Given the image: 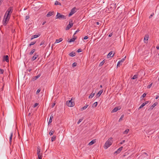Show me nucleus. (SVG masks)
<instances>
[{"label":"nucleus","instance_id":"13d9d810","mask_svg":"<svg viewBox=\"0 0 159 159\" xmlns=\"http://www.w3.org/2000/svg\"><path fill=\"white\" fill-rule=\"evenodd\" d=\"M148 101H146L145 102V103H146V104H147V103H148Z\"/></svg>","mask_w":159,"mask_h":159},{"label":"nucleus","instance_id":"a211bd4d","mask_svg":"<svg viewBox=\"0 0 159 159\" xmlns=\"http://www.w3.org/2000/svg\"><path fill=\"white\" fill-rule=\"evenodd\" d=\"M13 136V132H11L10 133V139H9V142L10 143H11V140L12 139V137Z\"/></svg>","mask_w":159,"mask_h":159},{"label":"nucleus","instance_id":"49530a36","mask_svg":"<svg viewBox=\"0 0 159 159\" xmlns=\"http://www.w3.org/2000/svg\"><path fill=\"white\" fill-rule=\"evenodd\" d=\"M29 18V16H26L25 17V20H27Z\"/></svg>","mask_w":159,"mask_h":159},{"label":"nucleus","instance_id":"4c0bfd02","mask_svg":"<svg viewBox=\"0 0 159 159\" xmlns=\"http://www.w3.org/2000/svg\"><path fill=\"white\" fill-rule=\"evenodd\" d=\"M54 133V131H52V130L50 131L49 133V134L50 135H52Z\"/></svg>","mask_w":159,"mask_h":159},{"label":"nucleus","instance_id":"cd10ccee","mask_svg":"<svg viewBox=\"0 0 159 159\" xmlns=\"http://www.w3.org/2000/svg\"><path fill=\"white\" fill-rule=\"evenodd\" d=\"M35 51V50L34 49H32L31 51L30 52L29 54L30 55H32Z\"/></svg>","mask_w":159,"mask_h":159},{"label":"nucleus","instance_id":"5fc2aeb1","mask_svg":"<svg viewBox=\"0 0 159 159\" xmlns=\"http://www.w3.org/2000/svg\"><path fill=\"white\" fill-rule=\"evenodd\" d=\"M29 72H30L31 71L32 69L31 68H29L28 70Z\"/></svg>","mask_w":159,"mask_h":159},{"label":"nucleus","instance_id":"20e7f679","mask_svg":"<svg viewBox=\"0 0 159 159\" xmlns=\"http://www.w3.org/2000/svg\"><path fill=\"white\" fill-rule=\"evenodd\" d=\"M56 18L58 19L59 20L61 19H66V17L65 16L61 15L60 13L57 12V15L56 16Z\"/></svg>","mask_w":159,"mask_h":159},{"label":"nucleus","instance_id":"f704fd0d","mask_svg":"<svg viewBox=\"0 0 159 159\" xmlns=\"http://www.w3.org/2000/svg\"><path fill=\"white\" fill-rule=\"evenodd\" d=\"M36 41H35V42H31L29 44V46H31V45H34L35 43H36Z\"/></svg>","mask_w":159,"mask_h":159},{"label":"nucleus","instance_id":"e433bc0d","mask_svg":"<svg viewBox=\"0 0 159 159\" xmlns=\"http://www.w3.org/2000/svg\"><path fill=\"white\" fill-rule=\"evenodd\" d=\"M83 118H82L81 119H80L79 120V121H78V122H77V124H79L82 121V120H83Z\"/></svg>","mask_w":159,"mask_h":159},{"label":"nucleus","instance_id":"c03bdc74","mask_svg":"<svg viewBox=\"0 0 159 159\" xmlns=\"http://www.w3.org/2000/svg\"><path fill=\"white\" fill-rule=\"evenodd\" d=\"M123 117H124L123 115H122V116H121V117L120 118V119L119 120V121H120L122 119V118H123Z\"/></svg>","mask_w":159,"mask_h":159},{"label":"nucleus","instance_id":"f3484780","mask_svg":"<svg viewBox=\"0 0 159 159\" xmlns=\"http://www.w3.org/2000/svg\"><path fill=\"white\" fill-rule=\"evenodd\" d=\"M103 92L102 90H100L97 94V97H99L100 95L102 94Z\"/></svg>","mask_w":159,"mask_h":159},{"label":"nucleus","instance_id":"338daca9","mask_svg":"<svg viewBox=\"0 0 159 159\" xmlns=\"http://www.w3.org/2000/svg\"><path fill=\"white\" fill-rule=\"evenodd\" d=\"M144 154H145L147 155V153H146L144 152Z\"/></svg>","mask_w":159,"mask_h":159},{"label":"nucleus","instance_id":"8fccbe9b","mask_svg":"<svg viewBox=\"0 0 159 159\" xmlns=\"http://www.w3.org/2000/svg\"><path fill=\"white\" fill-rule=\"evenodd\" d=\"M146 94L145 93H144L143 95H142V96L143 98L145 97L146 96Z\"/></svg>","mask_w":159,"mask_h":159},{"label":"nucleus","instance_id":"aec40b11","mask_svg":"<svg viewBox=\"0 0 159 159\" xmlns=\"http://www.w3.org/2000/svg\"><path fill=\"white\" fill-rule=\"evenodd\" d=\"M89 106V105L86 104L85 106L81 108V111H83L85 110Z\"/></svg>","mask_w":159,"mask_h":159},{"label":"nucleus","instance_id":"ddd939ff","mask_svg":"<svg viewBox=\"0 0 159 159\" xmlns=\"http://www.w3.org/2000/svg\"><path fill=\"white\" fill-rule=\"evenodd\" d=\"M38 55H37L36 53H34V55L32 57L31 60L32 61H34L38 57Z\"/></svg>","mask_w":159,"mask_h":159},{"label":"nucleus","instance_id":"72a5a7b5","mask_svg":"<svg viewBox=\"0 0 159 159\" xmlns=\"http://www.w3.org/2000/svg\"><path fill=\"white\" fill-rule=\"evenodd\" d=\"M97 105H98V102H95L93 104V105L92 106V107H93V106H94V107H97Z\"/></svg>","mask_w":159,"mask_h":159},{"label":"nucleus","instance_id":"a18cd8bd","mask_svg":"<svg viewBox=\"0 0 159 159\" xmlns=\"http://www.w3.org/2000/svg\"><path fill=\"white\" fill-rule=\"evenodd\" d=\"M82 52V50L81 49H79L77 50V52Z\"/></svg>","mask_w":159,"mask_h":159},{"label":"nucleus","instance_id":"c9c22d12","mask_svg":"<svg viewBox=\"0 0 159 159\" xmlns=\"http://www.w3.org/2000/svg\"><path fill=\"white\" fill-rule=\"evenodd\" d=\"M56 136H53L51 138V141H53L55 140L56 139Z\"/></svg>","mask_w":159,"mask_h":159},{"label":"nucleus","instance_id":"5701e85b","mask_svg":"<svg viewBox=\"0 0 159 159\" xmlns=\"http://www.w3.org/2000/svg\"><path fill=\"white\" fill-rule=\"evenodd\" d=\"M69 55L70 57H73L75 55V52H73L70 53L69 54Z\"/></svg>","mask_w":159,"mask_h":159},{"label":"nucleus","instance_id":"2f4dec72","mask_svg":"<svg viewBox=\"0 0 159 159\" xmlns=\"http://www.w3.org/2000/svg\"><path fill=\"white\" fill-rule=\"evenodd\" d=\"M55 5H61V4L59 2H58L57 1H56L55 2Z\"/></svg>","mask_w":159,"mask_h":159},{"label":"nucleus","instance_id":"603ef678","mask_svg":"<svg viewBox=\"0 0 159 159\" xmlns=\"http://www.w3.org/2000/svg\"><path fill=\"white\" fill-rule=\"evenodd\" d=\"M44 43V42L43 41H42L41 42V43L40 44V45H43Z\"/></svg>","mask_w":159,"mask_h":159},{"label":"nucleus","instance_id":"7ed1b4c3","mask_svg":"<svg viewBox=\"0 0 159 159\" xmlns=\"http://www.w3.org/2000/svg\"><path fill=\"white\" fill-rule=\"evenodd\" d=\"M72 98L70 100L67 101L66 102V105L69 107H72L75 105V102L72 101Z\"/></svg>","mask_w":159,"mask_h":159},{"label":"nucleus","instance_id":"f03ea898","mask_svg":"<svg viewBox=\"0 0 159 159\" xmlns=\"http://www.w3.org/2000/svg\"><path fill=\"white\" fill-rule=\"evenodd\" d=\"M112 138H110L106 142L104 147V148L105 149H107V148L109 147H110L112 143Z\"/></svg>","mask_w":159,"mask_h":159},{"label":"nucleus","instance_id":"e2e57ef3","mask_svg":"<svg viewBox=\"0 0 159 159\" xmlns=\"http://www.w3.org/2000/svg\"><path fill=\"white\" fill-rule=\"evenodd\" d=\"M46 23V22L45 21L43 22V23L42 24V25H44Z\"/></svg>","mask_w":159,"mask_h":159},{"label":"nucleus","instance_id":"bb28decb","mask_svg":"<svg viewBox=\"0 0 159 159\" xmlns=\"http://www.w3.org/2000/svg\"><path fill=\"white\" fill-rule=\"evenodd\" d=\"M40 76V74L37 75V76H35L34 77V80H36Z\"/></svg>","mask_w":159,"mask_h":159},{"label":"nucleus","instance_id":"6ab92c4d","mask_svg":"<svg viewBox=\"0 0 159 159\" xmlns=\"http://www.w3.org/2000/svg\"><path fill=\"white\" fill-rule=\"evenodd\" d=\"M62 40L63 39L61 38H60L59 39H56L55 43H58L62 41Z\"/></svg>","mask_w":159,"mask_h":159},{"label":"nucleus","instance_id":"a878e982","mask_svg":"<svg viewBox=\"0 0 159 159\" xmlns=\"http://www.w3.org/2000/svg\"><path fill=\"white\" fill-rule=\"evenodd\" d=\"M95 93H91L89 96V98H92L94 95Z\"/></svg>","mask_w":159,"mask_h":159},{"label":"nucleus","instance_id":"4d7b16f0","mask_svg":"<svg viewBox=\"0 0 159 159\" xmlns=\"http://www.w3.org/2000/svg\"><path fill=\"white\" fill-rule=\"evenodd\" d=\"M75 38L76 39V38H77V37L76 36H75V34H74L73 36V38Z\"/></svg>","mask_w":159,"mask_h":159},{"label":"nucleus","instance_id":"0eeeda50","mask_svg":"<svg viewBox=\"0 0 159 159\" xmlns=\"http://www.w3.org/2000/svg\"><path fill=\"white\" fill-rule=\"evenodd\" d=\"M76 11V7H74L71 10L70 12L69 13V16H70L73 14L75 13Z\"/></svg>","mask_w":159,"mask_h":159},{"label":"nucleus","instance_id":"774afa93","mask_svg":"<svg viewBox=\"0 0 159 159\" xmlns=\"http://www.w3.org/2000/svg\"><path fill=\"white\" fill-rule=\"evenodd\" d=\"M158 138H159V136H158Z\"/></svg>","mask_w":159,"mask_h":159},{"label":"nucleus","instance_id":"3c124183","mask_svg":"<svg viewBox=\"0 0 159 159\" xmlns=\"http://www.w3.org/2000/svg\"><path fill=\"white\" fill-rule=\"evenodd\" d=\"M88 36H85L84 37V39H88Z\"/></svg>","mask_w":159,"mask_h":159},{"label":"nucleus","instance_id":"69168bd1","mask_svg":"<svg viewBox=\"0 0 159 159\" xmlns=\"http://www.w3.org/2000/svg\"><path fill=\"white\" fill-rule=\"evenodd\" d=\"M100 87L101 88H102V85H100Z\"/></svg>","mask_w":159,"mask_h":159},{"label":"nucleus","instance_id":"423d86ee","mask_svg":"<svg viewBox=\"0 0 159 159\" xmlns=\"http://www.w3.org/2000/svg\"><path fill=\"white\" fill-rule=\"evenodd\" d=\"M40 148L39 147H38L37 149V153L39 159H42V157L40 153Z\"/></svg>","mask_w":159,"mask_h":159},{"label":"nucleus","instance_id":"6e6552de","mask_svg":"<svg viewBox=\"0 0 159 159\" xmlns=\"http://www.w3.org/2000/svg\"><path fill=\"white\" fill-rule=\"evenodd\" d=\"M126 58V56L124 58H122L121 60L119 61V62H118L117 65V67L118 66H120V65L121 64V63L123 62L125 60V59Z\"/></svg>","mask_w":159,"mask_h":159},{"label":"nucleus","instance_id":"ea45409f","mask_svg":"<svg viewBox=\"0 0 159 159\" xmlns=\"http://www.w3.org/2000/svg\"><path fill=\"white\" fill-rule=\"evenodd\" d=\"M4 70L0 69V74H2L4 72Z\"/></svg>","mask_w":159,"mask_h":159},{"label":"nucleus","instance_id":"412c9836","mask_svg":"<svg viewBox=\"0 0 159 159\" xmlns=\"http://www.w3.org/2000/svg\"><path fill=\"white\" fill-rule=\"evenodd\" d=\"M129 131V129H127L126 130H125L123 132V134H127Z\"/></svg>","mask_w":159,"mask_h":159},{"label":"nucleus","instance_id":"58836bf2","mask_svg":"<svg viewBox=\"0 0 159 159\" xmlns=\"http://www.w3.org/2000/svg\"><path fill=\"white\" fill-rule=\"evenodd\" d=\"M152 83L149 85H148L147 87V88L148 89H150L152 86Z\"/></svg>","mask_w":159,"mask_h":159},{"label":"nucleus","instance_id":"6e6d98bb","mask_svg":"<svg viewBox=\"0 0 159 159\" xmlns=\"http://www.w3.org/2000/svg\"><path fill=\"white\" fill-rule=\"evenodd\" d=\"M79 30H77L75 32V34H76V33L77 32H79Z\"/></svg>","mask_w":159,"mask_h":159},{"label":"nucleus","instance_id":"bf43d9fd","mask_svg":"<svg viewBox=\"0 0 159 159\" xmlns=\"http://www.w3.org/2000/svg\"><path fill=\"white\" fill-rule=\"evenodd\" d=\"M159 98V96H157L156 97V99H157Z\"/></svg>","mask_w":159,"mask_h":159},{"label":"nucleus","instance_id":"2eb2a0df","mask_svg":"<svg viewBox=\"0 0 159 159\" xmlns=\"http://www.w3.org/2000/svg\"><path fill=\"white\" fill-rule=\"evenodd\" d=\"M54 11H52V12L50 11L47 15L46 16L47 17H49L50 16L54 14Z\"/></svg>","mask_w":159,"mask_h":159},{"label":"nucleus","instance_id":"b1692460","mask_svg":"<svg viewBox=\"0 0 159 159\" xmlns=\"http://www.w3.org/2000/svg\"><path fill=\"white\" fill-rule=\"evenodd\" d=\"M157 104V102H155L151 107L152 109L154 108L156 106Z\"/></svg>","mask_w":159,"mask_h":159},{"label":"nucleus","instance_id":"79ce46f5","mask_svg":"<svg viewBox=\"0 0 159 159\" xmlns=\"http://www.w3.org/2000/svg\"><path fill=\"white\" fill-rule=\"evenodd\" d=\"M40 91H41L40 89H38L36 92V94H37L38 93H39L40 92Z\"/></svg>","mask_w":159,"mask_h":159},{"label":"nucleus","instance_id":"7c9ffc66","mask_svg":"<svg viewBox=\"0 0 159 159\" xmlns=\"http://www.w3.org/2000/svg\"><path fill=\"white\" fill-rule=\"evenodd\" d=\"M105 60H104L102 61L99 64V66H102L104 63L105 62Z\"/></svg>","mask_w":159,"mask_h":159},{"label":"nucleus","instance_id":"a19ab883","mask_svg":"<svg viewBox=\"0 0 159 159\" xmlns=\"http://www.w3.org/2000/svg\"><path fill=\"white\" fill-rule=\"evenodd\" d=\"M77 63L76 62H74L73 63L72 65V66L73 67H75L76 66H77Z\"/></svg>","mask_w":159,"mask_h":159},{"label":"nucleus","instance_id":"dca6fc26","mask_svg":"<svg viewBox=\"0 0 159 159\" xmlns=\"http://www.w3.org/2000/svg\"><path fill=\"white\" fill-rule=\"evenodd\" d=\"M96 142V140L93 139L89 143L88 145H91L95 143Z\"/></svg>","mask_w":159,"mask_h":159},{"label":"nucleus","instance_id":"c85d7f7f","mask_svg":"<svg viewBox=\"0 0 159 159\" xmlns=\"http://www.w3.org/2000/svg\"><path fill=\"white\" fill-rule=\"evenodd\" d=\"M76 39L75 38H73L70 40L69 41H68L69 43H71L72 42H74Z\"/></svg>","mask_w":159,"mask_h":159},{"label":"nucleus","instance_id":"1a4fd4ad","mask_svg":"<svg viewBox=\"0 0 159 159\" xmlns=\"http://www.w3.org/2000/svg\"><path fill=\"white\" fill-rule=\"evenodd\" d=\"M149 36L148 34H146L144 37V41L145 43H148V39Z\"/></svg>","mask_w":159,"mask_h":159},{"label":"nucleus","instance_id":"09e8293b","mask_svg":"<svg viewBox=\"0 0 159 159\" xmlns=\"http://www.w3.org/2000/svg\"><path fill=\"white\" fill-rule=\"evenodd\" d=\"M125 140H122L121 142H120V144H122L123 143H125Z\"/></svg>","mask_w":159,"mask_h":159},{"label":"nucleus","instance_id":"c756f323","mask_svg":"<svg viewBox=\"0 0 159 159\" xmlns=\"http://www.w3.org/2000/svg\"><path fill=\"white\" fill-rule=\"evenodd\" d=\"M145 105L146 103H142L141 104V105L140 106V107L138 108L139 110L140 109L143 107Z\"/></svg>","mask_w":159,"mask_h":159},{"label":"nucleus","instance_id":"864d4df0","mask_svg":"<svg viewBox=\"0 0 159 159\" xmlns=\"http://www.w3.org/2000/svg\"><path fill=\"white\" fill-rule=\"evenodd\" d=\"M112 35V33H110L109 34V35H108V36L109 37H111Z\"/></svg>","mask_w":159,"mask_h":159},{"label":"nucleus","instance_id":"473e14b6","mask_svg":"<svg viewBox=\"0 0 159 159\" xmlns=\"http://www.w3.org/2000/svg\"><path fill=\"white\" fill-rule=\"evenodd\" d=\"M138 76L137 75H134L133 76V77L132 78V79L133 80H135L137 78Z\"/></svg>","mask_w":159,"mask_h":159},{"label":"nucleus","instance_id":"680f3d73","mask_svg":"<svg viewBox=\"0 0 159 159\" xmlns=\"http://www.w3.org/2000/svg\"><path fill=\"white\" fill-rule=\"evenodd\" d=\"M153 13L152 14H151L150 16L149 17V18H151V17H152V16H153Z\"/></svg>","mask_w":159,"mask_h":159},{"label":"nucleus","instance_id":"37998d69","mask_svg":"<svg viewBox=\"0 0 159 159\" xmlns=\"http://www.w3.org/2000/svg\"><path fill=\"white\" fill-rule=\"evenodd\" d=\"M39 105V103H35L33 107H35Z\"/></svg>","mask_w":159,"mask_h":159},{"label":"nucleus","instance_id":"393cba45","mask_svg":"<svg viewBox=\"0 0 159 159\" xmlns=\"http://www.w3.org/2000/svg\"><path fill=\"white\" fill-rule=\"evenodd\" d=\"M39 35H33L31 36V40H32L34 38H37L38 37H39Z\"/></svg>","mask_w":159,"mask_h":159},{"label":"nucleus","instance_id":"4be33fe9","mask_svg":"<svg viewBox=\"0 0 159 159\" xmlns=\"http://www.w3.org/2000/svg\"><path fill=\"white\" fill-rule=\"evenodd\" d=\"M53 117V115L52 114L51 115L49 121L48 122V124L51 123L52 122V120Z\"/></svg>","mask_w":159,"mask_h":159},{"label":"nucleus","instance_id":"9d476101","mask_svg":"<svg viewBox=\"0 0 159 159\" xmlns=\"http://www.w3.org/2000/svg\"><path fill=\"white\" fill-rule=\"evenodd\" d=\"M3 61H6L7 62H9V57L7 55H6L3 57Z\"/></svg>","mask_w":159,"mask_h":159},{"label":"nucleus","instance_id":"9b49d317","mask_svg":"<svg viewBox=\"0 0 159 159\" xmlns=\"http://www.w3.org/2000/svg\"><path fill=\"white\" fill-rule=\"evenodd\" d=\"M120 108L119 107H115L112 111L111 113H114L116 112L117 111L119 110L120 109Z\"/></svg>","mask_w":159,"mask_h":159},{"label":"nucleus","instance_id":"de8ad7c7","mask_svg":"<svg viewBox=\"0 0 159 159\" xmlns=\"http://www.w3.org/2000/svg\"><path fill=\"white\" fill-rule=\"evenodd\" d=\"M55 105V103H52L51 105L52 107V108L53 107H54Z\"/></svg>","mask_w":159,"mask_h":159},{"label":"nucleus","instance_id":"0e129e2a","mask_svg":"<svg viewBox=\"0 0 159 159\" xmlns=\"http://www.w3.org/2000/svg\"><path fill=\"white\" fill-rule=\"evenodd\" d=\"M96 24L98 25H99V23L98 22H97Z\"/></svg>","mask_w":159,"mask_h":159},{"label":"nucleus","instance_id":"f257e3e1","mask_svg":"<svg viewBox=\"0 0 159 159\" xmlns=\"http://www.w3.org/2000/svg\"><path fill=\"white\" fill-rule=\"evenodd\" d=\"M13 9L12 7H10L7 10L4 16L3 21L6 23H7L9 20L11 15Z\"/></svg>","mask_w":159,"mask_h":159},{"label":"nucleus","instance_id":"f8f14e48","mask_svg":"<svg viewBox=\"0 0 159 159\" xmlns=\"http://www.w3.org/2000/svg\"><path fill=\"white\" fill-rule=\"evenodd\" d=\"M114 55V53H113L112 52H110L107 55V57L109 58V57H112Z\"/></svg>","mask_w":159,"mask_h":159},{"label":"nucleus","instance_id":"39448f33","mask_svg":"<svg viewBox=\"0 0 159 159\" xmlns=\"http://www.w3.org/2000/svg\"><path fill=\"white\" fill-rule=\"evenodd\" d=\"M73 23L72 20H70L69 24L67 25L66 28V30H68L71 28L73 25Z\"/></svg>","mask_w":159,"mask_h":159},{"label":"nucleus","instance_id":"052dcab7","mask_svg":"<svg viewBox=\"0 0 159 159\" xmlns=\"http://www.w3.org/2000/svg\"><path fill=\"white\" fill-rule=\"evenodd\" d=\"M156 48L157 49H159V46H157V47H156Z\"/></svg>","mask_w":159,"mask_h":159},{"label":"nucleus","instance_id":"4468645a","mask_svg":"<svg viewBox=\"0 0 159 159\" xmlns=\"http://www.w3.org/2000/svg\"><path fill=\"white\" fill-rule=\"evenodd\" d=\"M123 148L122 147H121L120 148H119L116 151L115 153H116L117 154L119 153L120 151L122 150Z\"/></svg>","mask_w":159,"mask_h":159}]
</instances>
